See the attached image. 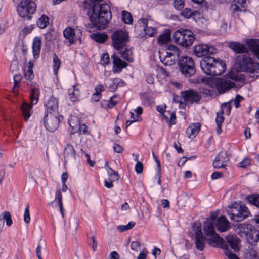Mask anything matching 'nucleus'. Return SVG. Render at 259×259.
Returning <instances> with one entry per match:
<instances>
[{
    "instance_id": "43",
    "label": "nucleus",
    "mask_w": 259,
    "mask_h": 259,
    "mask_svg": "<svg viewBox=\"0 0 259 259\" xmlns=\"http://www.w3.org/2000/svg\"><path fill=\"white\" fill-rule=\"evenodd\" d=\"M78 133L79 134H86L88 133L87 126L84 124H80L74 130V132H71V134Z\"/></svg>"
},
{
    "instance_id": "35",
    "label": "nucleus",
    "mask_w": 259,
    "mask_h": 259,
    "mask_svg": "<svg viewBox=\"0 0 259 259\" xmlns=\"http://www.w3.org/2000/svg\"><path fill=\"white\" fill-rule=\"evenodd\" d=\"M231 79L233 81H242V80H245L243 77H241L239 79L238 74L234 71H231L228 74H226L225 79L222 80L219 78L218 81H229V80Z\"/></svg>"
},
{
    "instance_id": "2",
    "label": "nucleus",
    "mask_w": 259,
    "mask_h": 259,
    "mask_svg": "<svg viewBox=\"0 0 259 259\" xmlns=\"http://www.w3.org/2000/svg\"><path fill=\"white\" fill-rule=\"evenodd\" d=\"M235 67L238 71L249 72L250 77L254 79L259 77V63L247 54H241L236 57Z\"/></svg>"
},
{
    "instance_id": "13",
    "label": "nucleus",
    "mask_w": 259,
    "mask_h": 259,
    "mask_svg": "<svg viewBox=\"0 0 259 259\" xmlns=\"http://www.w3.org/2000/svg\"><path fill=\"white\" fill-rule=\"evenodd\" d=\"M256 226L248 225L246 227L247 239L248 242L251 245H255L259 241V224L256 222Z\"/></svg>"
},
{
    "instance_id": "58",
    "label": "nucleus",
    "mask_w": 259,
    "mask_h": 259,
    "mask_svg": "<svg viewBox=\"0 0 259 259\" xmlns=\"http://www.w3.org/2000/svg\"><path fill=\"white\" fill-rule=\"evenodd\" d=\"M225 254L229 259H239V258L228 248H225Z\"/></svg>"
},
{
    "instance_id": "64",
    "label": "nucleus",
    "mask_w": 259,
    "mask_h": 259,
    "mask_svg": "<svg viewBox=\"0 0 259 259\" xmlns=\"http://www.w3.org/2000/svg\"><path fill=\"white\" fill-rule=\"evenodd\" d=\"M142 101L143 104L146 105H149L154 103V101L152 98L149 96L145 97Z\"/></svg>"
},
{
    "instance_id": "29",
    "label": "nucleus",
    "mask_w": 259,
    "mask_h": 259,
    "mask_svg": "<svg viewBox=\"0 0 259 259\" xmlns=\"http://www.w3.org/2000/svg\"><path fill=\"white\" fill-rule=\"evenodd\" d=\"M21 110L25 121H27L33 113L32 105L24 102L21 106Z\"/></svg>"
},
{
    "instance_id": "44",
    "label": "nucleus",
    "mask_w": 259,
    "mask_h": 259,
    "mask_svg": "<svg viewBox=\"0 0 259 259\" xmlns=\"http://www.w3.org/2000/svg\"><path fill=\"white\" fill-rule=\"evenodd\" d=\"M53 69L55 74H56L60 67L61 62L56 54H54L53 56Z\"/></svg>"
},
{
    "instance_id": "38",
    "label": "nucleus",
    "mask_w": 259,
    "mask_h": 259,
    "mask_svg": "<svg viewBox=\"0 0 259 259\" xmlns=\"http://www.w3.org/2000/svg\"><path fill=\"white\" fill-rule=\"evenodd\" d=\"M91 36L93 39L99 43L104 42L108 38V36L106 34L100 33L92 34Z\"/></svg>"
},
{
    "instance_id": "28",
    "label": "nucleus",
    "mask_w": 259,
    "mask_h": 259,
    "mask_svg": "<svg viewBox=\"0 0 259 259\" xmlns=\"http://www.w3.org/2000/svg\"><path fill=\"white\" fill-rule=\"evenodd\" d=\"M246 44L253 53L259 59V41L254 39H248L246 41Z\"/></svg>"
},
{
    "instance_id": "18",
    "label": "nucleus",
    "mask_w": 259,
    "mask_h": 259,
    "mask_svg": "<svg viewBox=\"0 0 259 259\" xmlns=\"http://www.w3.org/2000/svg\"><path fill=\"white\" fill-rule=\"evenodd\" d=\"M111 58L113 59V70L115 72H118L121 71V70L126 67L127 64L123 61L119 57L116 55L113 54Z\"/></svg>"
},
{
    "instance_id": "27",
    "label": "nucleus",
    "mask_w": 259,
    "mask_h": 259,
    "mask_svg": "<svg viewBox=\"0 0 259 259\" xmlns=\"http://www.w3.org/2000/svg\"><path fill=\"white\" fill-rule=\"evenodd\" d=\"M246 0H233L231 5V10L233 13L242 11L245 8Z\"/></svg>"
},
{
    "instance_id": "50",
    "label": "nucleus",
    "mask_w": 259,
    "mask_h": 259,
    "mask_svg": "<svg viewBox=\"0 0 259 259\" xmlns=\"http://www.w3.org/2000/svg\"><path fill=\"white\" fill-rule=\"evenodd\" d=\"M243 99V98L239 95H237L233 100H231L230 102V104H233L236 108H238L240 106V102Z\"/></svg>"
},
{
    "instance_id": "5",
    "label": "nucleus",
    "mask_w": 259,
    "mask_h": 259,
    "mask_svg": "<svg viewBox=\"0 0 259 259\" xmlns=\"http://www.w3.org/2000/svg\"><path fill=\"white\" fill-rule=\"evenodd\" d=\"M175 42L187 48L192 45L195 39L193 33L188 29H179L173 34Z\"/></svg>"
},
{
    "instance_id": "14",
    "label": "nucleus",
    "mask_w": 259,
    "mask_h": 259,
    "mask_svg": "<svg viewBox=\"0 0 259 259\" xmlns=\"http://www.w3.org/2000/svg\"><path fill=\"white\" fill-rule=\"evenodd\" d=\"M194 52L197 57H201L207 54H215L217 52V49L212 46L201 44L195 46Z\"/></svg>"
},
{
    "instance_id": "57",
    "label": "nucleus",
    "mask_w": 259,
    "mask_h": 259,
    "mask_svg": "<svg viewBox=\"0 0 259 259\" xmlns=\"http://www.w3.org/2000/svg\"><path fill=\"white\" fill-rule=\"evenodd\" d=\"M30 220V212L29 209V205H27L24 213V221L26 223H29Z\"/></svg>"
},
{
    "instance_id": "40",
    "label": "nucleus",
    "mask_w": 259,
    "mask_h": 259,
    "mask_svg": "<svg viewBox=\"0 0 259 259\" xmlns=\"http://www.w3.org/2000/svg\"><path fill=\"white\" fill-rule=\"evenodd\" d=\"M33 64L29 62L27 71L24 72V76L27 80H32L34 78V74L32 70Z\"/></svg>"
},
{
    "instance_id": "63",
    "label": "nucleus",
    "mask_w": 259,
    "mask_h": 259,
    "mask_svg": "<svg viewBox=\"0 0 259 259\" xmlns=\"http://www.w3.org/2000/svg\"><path fill=\"white\" fill-rule=\"evenodd\" d=\"M7 26L6 21L3 19H0V35L3 34Z\"/></svg>"
},
{
    "instance_id": "6",
    "label": "nucleus",
    "mask_w": 259,
    "mask_h": 259,
    "mask_svg": "<svg viewBox=\"0 0 259 259\" xmlns=\"http://www.w3.org/2000/svg\"><path fill=\"white\" fill-rule=\"evenodd\" d=\"M231 210L230 218L232 221L236 222L244 220L250 214L248 208L241 202H234L231 205Z\"/></svg>"
},
{
    "instance_id": "55",
    "label": "nucleus",
    "mask_w": 259,
    "mask_h": 259,
    "mask_svg": "<svg viewBox=\"0 0 259 259\" xmlns=\"http://www.w3.org/2000/svg\"><path fill=\"white\" fill-rule=\"evenodd\" d=\"M110 58L107 53L102 54L101 58V63L103 65H107L109 63Z\"/></svg>"
},
{
    "instance_id": "49",
    "label": "nucleus",
    "mask_w": 259,
    "mask_h": 259,
    "mask_svg": "<svg viewBox=\"0 0 259 259\" xmlns=\"http://www.w3.org/2000/svg\"><path fill=\"white\" fill-rule=\"evenodd\" d=\"M2 217L4 219V221H6L7 226H10L12 225V220L11 219V214L9 212H4Z\"/></svg>"
},
{
    "instance_id": "15",
    "label": "nucleus",
    "mask_w": 259,
    "mask_h": 259,
    "mask_svg": "<svg viewBox=\"0 0 259 259\" xmlns=\"http://www.w3.org/2000/svg\"><path fill=\"white\" fill-rule=\"evenodd\" d=\"M44 106L45 114L58 113V101L53 96L46 97Z\"/></svg>"
},
{
    "instance_id": "47",
    "label": "nucleus",
    "mask_w": 259,
    "mask_h": 259,
    "mask_svg": "<svg viewBox=\"0 0 259 259\" xmlns=\"http://www.w3.org/2000/svg\"><path fill=\"white\" fill-rule=\"evenodd\" d=\"M107 173L109 176V181H115L118 180V174L113 170L112 168H109L107 171Z\"/></svg>"
},
{
    "instance_id": "8",
    "label": "nucleus",
    "mask_w": 259,
    "mask_h": 259,
    "mask_svg": "<svg viewBox=\"0 0 259 259\" xmlns=\"http://www.w3.org/2000/svg\"><path fill=\"white\" fill-rule=\"evenodd\" d=\"M178 64L180 70L185 76L189 77L195 74L194 62L191 57L187 56L181 57L178 60Z\"/></svg>"
},
{
    "instance_id": "61",
    "label": "nucleus",
    "mask_w": 259,
    "mask_h": 259,
    "mask_svg": "<svg viewBox=\"0 0 259 259\" xmlns=\"http://www.w3.org/2000/svg\"><path fill=\"white\" fill-rule=\"evenodd\" d=\"M250 164V160L248 158H245L239 164V167L246 168Z\"/></svg>"
},
{
    "instance_id": "9",
    "label": "nucleus",
    "mask_w": 259,
    "mask_h": 259,
    "mask_svg": "<svg viewBox=\"0 0 259 259\" xmlns=\"http://www.w3.org/2000/svg\"><path fill=\"white\" fill-rule=\"evenodd\" d=\"M214 224L211 220H206L203 224V230L206 236L211 237L209 239L210 242L214 243L215 245H221L223 247L224 241L216 233Z\"/></svg>"
},
{
    "instance_id": "33",
    "label": "nucleus",
    "mask_w": 259,
    "mask_h": 259,
    "mask_svg": "<svg viewBox=\"0 0 259 259\" xmlns=\"http://www.w3.org/2000/svg\"><path fill=\"white\" fill-rule=\"evenodd\" d=\"M105 88L103 85L100 84L97 86L95 89V92L92 95V100L93 102H97L101 98V92L104 91Z\"/></svg>"
},
{
    "instance_id": "10",
    "label": "nucleus",
    "mask_w": 259,
    "mask_h": 259,
    "mask_svg": "<svg viewBox=\"0 0 259 259\" xmlns=\"http://www.w3.org/2000/svg\"><path fill=\"white\" fill-rule=\"evenodd\" d=\"M111 39L113 46L117 50L123 49L129 41L128 33L122 30L114 31L111 36Z\"/></svg>"
},
{
    "instance_id": "16",
    "label": "nucleus",
    "mask_w": 259,
    "mask_h": 259,
    "mask_svg": "<svg viewBox=\"0 0 259 259\" xmlns=\"http://www.w3.org/2000/svg\"><path fill=\"white\" fill-rule=\"evenodd\" d=\"M229 160V157L226 152H220L215 157L213 163L214 168H224L226 166V163Z\"/></svg>"
},
{
    "instance_id": "23",
    "label": "nucleus",
    "mask_w": 259,
    "mask_h": 259,
    "mask_svg": "<svg viewBox=\"0 0 259 259\" xmlns=\"http://www.w3.org/2000/svg\"><path fill=\"white\" fill-rule=\"evenodd\" d=\"M75 32L74 29L70 27H67L63 31V36L64 38L68 40L69 45L75 42Z\"/></svg>"
},
{
    "instance_id": "48",
    "label": "nucleus",
    "mask_w": 259,
    "mask_h": 259,
    "mask_svg": "<svg viewBox=\"0 0 259 259\" xmlns=\"http://www.w3.org/2000/svg\"><path fill=\"white\" fill-rule=\"evenodd\" d=\"M144 31L145 34L152 37L157 33L156 29L152 27L147 26L144 28Z\"/></svg>"
},
{
    "instance_id": "1",
    "label": "nucleus",
    "mask_w": 259,
    "mask_h": 259,
    "mask_svg": "<svg viewBox=\"0 0 259 259\" xmlns=\"http://www.w3.org/2000/svg\"><path fill=\"white\" fill-rule=\"evenodd\" d=\"M103 0H91L93 7L88 13L91 21L99 30L105 29L111 18L110 7L107 4H99Z\"/></svg>"
},
{
    "instance_id": "37",
    "label": "nucleus",
    "mask_w": 259,
    "mask_h": 259,
    "mask_svg": "<svg viewBox=\"0 0 259 259\" xmlns=\"http://www.w3.org/2000/svg\"><path fill=\"white\" fill-rule=\"evenodd\" d=\"M49 23V17L44 14L38 19L37 22V25L40 29H44L47 27Z\"/></svg>"
},
{
    "instance_id": "30",
    "label": "nucleus",
    "mask_w": 259,
    "mask_h": 259,
    "mask_svg": "<svg viewBox=\"0 0 259 259\" xmlns=\"http://www.w3.org/2000/svg\"><path fill=\"white\" fill-rule=\"evenodd\" d=\"M226 239L227 243L235 251L239 250L238 243L239 239L238 238L234 236H228L226 237Z\"/></svg>"
},
{
    "instance_id": "34",
    "label": "nucleus",
    "mask_w": 259,
    "mask_h": 259,
    "mask_svg": "<svg viewBox=\"0 0 259 259\" xmlns=\"http://www.w3.org/2000/svg\"><path fill=\"white\" fill-rule=\"evenodd\" d=\"M55 200L57 201L59 207L60 212L61 214L62 217L64 218V213L62 203V195L60 189L57 190L56 192Z\"/></svg>"
},
{
    "instance_id": "62",
    "label": "nucleus",
    "mask_w": 259,
    "mask_h": 259,
    "mask_svg": "<svg viewBox=\"0 0 259 259\" xmlns=\"http://www.w3.org/2000/svg\"><path fill=\"white\" fill-rule=\"evenodd\" d=\"M53 31L50 30L45 34V38L46 41H51L55 39V36L53 34Z\"/></svg>"
},
{
    "instance_id": "22",
    "label": "nucleus",
    "mask_w": 259,
    "mask_h": 259,
    "mask_svg": "<svg viewBox=\"0 0 259 259\" xmlns=\"http://www.w3.org/2000/svg\"><path fill=\"white\" fill-rule=\"evenodd\" d=\"M68 93L69 98L72 102H76L78 100L80 91L77 85H72L68 89Z\"/></svg>"
},
{
    "instance_id": "45",
    "label": "nucleus",
    "mask_w": 259,
    "mask_h": 259,
    "mask_svg": "<svg viewBox=\"0 0 259 259\" xmlns=\"http://www.w3.org/2000/svg\"><path fill=\"white\" fill-rule=\"evenodd\" d=\"M135 223L134 222H130L126 225H119L117 226L116 229L120 232H123L133 228L135 226Z\"/></svg>"
},
{
    "instance_id": "53",
    "label": "nucleus",
    "mask_w": 259,
    "mask_h": 259,
    "mask_svg": "<svg viewBox=\"0 0 259 259\" xmlns=\"http://www.w3.org/2000/svg\"><path fill=\"white\" fill-rule=\"evenodd\" d=\"M192 13V10L189 8H185L181 12V15L187 18L191 17Z\"/></svg>"
},
{
    "instance_id": "11",
    "label": "nucleus",
    "mask_w": 259,
    "mask_h": 259,
    "mask_svg": "<svg viewBox=\"0 0 259 259\" xmlns=\"http://www.w3.org/2000/svg\"><path fill=\"white\" fill-rule=\"evenodd\" d=\"M44 123L46 130L53 132L58 127L60 118L58 113L46 114L44 118Z\"/></svg>"
},
{
    "instance_id": "4",
    "label": "nucleus",
    "mask_w": 259,
    "mask_h": 259,
    "mask_svg": "<svg viewBox=\"0 0 259 259\" xmlns=\"http://www.w3.org/2000/svg\"><path fill=\"white\" fill-rule=\"evenodd\" d=\"M199 88L200 93L206 96H212L216 90L223 94L231 88H236L234 82H202Z\"/></svg>"
},
{
    "instance_id": "59",
    "label": "nucleus",
    "mask_w": 259,
    "mask_h": 259,
    "mask_svg": "<svg viewBox=\"0 0 259 259\" xmlns=\"http://www.w3.org/2000/svg\"><path fill=\"white\" fill-rule=\"evenodd\" d=\"M224 121V117L223 114L220 112L217 113V117L215 119V122L217 125H222V123Z\"/></svg>"
},
{
    "instance_id": "25",
    "label": "nucleus",
    "mask_w": 259,
    "mask_h": 259,
    "mask_svg": "<svg viewBox=\"0 0 259 259\" xmlns=\"http://www.w3.org/2000/svg\"><path fill=\"white\" fill-rule=\"evenodd\" d=\"M41 46V41L40 38L38 37H35L33 39L32 45L33 55L34 59H37L39 57Z\"/></svg>"
},
{
    "instance_id": "52",
    "label": "nucleus",
    "mask_w": 259,
    "mask_h": 259,
    "mask_svg": "<svg viewBox=\"0 0 259 259\" xmlns=\"http://www.w3.org/2000/svg\"><path fill=\"white\" fill-rule=\"evenodd\" d=\"M174 5L176 9L181 10L184 7V0H174Z\"/></svg>"
},
{
    "instance_id": "51",
    "label": "nucleus",
    "mask_w": 259,
    "mask_h": 259,
    "mask_svg": "<svg viewBox=\"0 0 259 259\" xmlns=\"http://www.w3.org/2000/svg\"><path fill=\"white\" fill-rule=\"evenodd\" d=\"M170 40V37L168 34H164L161 35L158 38V42L159 44H165L168 42Z\"/></svg>"
},
{
    "instance_id": "32",
    "label": "nucleus",
    "mask_w": 259,
    "mask_h": 259,
    "mask_svg": "<svg viewBox=\"0 0 259 259\" xmlns=\"http://www.w3.org/2000/svg\"><path fill=\"white\" fill-rule=\"evenodd\" d=\"M195 247L199 251H202L205 247L206 238L204 236L194 237Z\"/></svg>"
},
{
    "instance_id": "21",
    "label": "nucleus",
    "mask_w": 259,
    "mask_h": 259,
    "mask_svg": "<svg viewBox=\"0 0 259 259\" xmlns=\"http://www.w3.org/2000/svg\"><path fill=\"white\" fill-rule=\"evenodd\" d=\"M39 94V89L37 85H34L31 87L30 94L31 104L35 105L38 102Z\"/></svg>"
},
{
    "instance_id": "56",
    "label": "nucleus",
    "mask_w": 259,
    "mask_h": 259,
    "mask_svg": "<svg viewBox=\"0 0 259 259\" xmlns=\"http://www.w3.org/2000/svg\"><path fill=\"white\" fill-rule=\"evenodd\" d=\"M136 161H137V163L135 165V171L137 174H140L142 172L143 169V166L142 163L139 161L138 160L137 157H136V158L135 159Z\"/></svg>"
},
{
    "instance_id": "19",
    "label": "nucleus",
    "mask_w": 259,
    "mask_h": 259,
    "mask_svg": "<svg viewBox=\"0 0 259 259\" xmlns=\"http://www.w3.org/2000/svg\"><path fill=\"white\" fill-rule=\"evenodd\" d=\"M216 225L218 230L221 232H225L230 228L229 222L223 215L217 220Z\"/></svg>"
},
{
    "instance_id": "31",
    "label": "nucleus",
    "mask_w": 259,
    "mask_h": 259,
    "mask_svg": "<svg viewBox=\"0 0 259 259\" xmlns=\"http://www.w3.org/2000/svg\"><path fill=\"white\" fill-rule=\"evenodd\" d=\"M230 47L237 53H243L248 52L247 48L241 43L232 42L230 44Z\"/></svg>"
},
{
    "instance_id": "54",
    "label": "nucleus",
    "mask_w": 259,
    "mask_h": 259,
    "mask_svg": "<svg viewBox=\"0 0 259 259\" xmlns=\"http://www.w3.org/2000/svg\"><path fill=\"white\" fill-rule=\"evenodd\" d=\"M193 230L195 233V237L204 236L202 232L201 224L197 226L194 227L193 228Z\"/></svg>"
},
{
    "instance_id": "12",
    "label": "nucleus",
    "mask_w": 259,
    "mask_h": 259,
    "mask_svg": "<svg viewBox=\"0 0 259 259\" xmlns=\"http://www.w3.org/2000/svg\"><path fill=\"white\" fill-rule=\"evenodd\" d=\"M181 98L190 106L194 103H198L201 99L200 93L193 89L181 92Z\"/></svg>"
},
{
    "instance_id": "24",
    "label": "nucleus",
    "mask_w": 259,
    "mask_h": 259,
    "mask_svg": "<svg viewBox=\"0 0 259 259\" xmlns=\"http://www.w3.org/2000/svg\"><path fill=\"white\" fill-rule=\"evenodd\" d=\"M120 53L121 57L129 62L134 61L133 53L131 48L125 46L123 49L118 50Z\"/></svg>"
},
{
    "instance_id": "3",
    "label": "nucleus",
    "mask_w": 259,
    "mask_h": 259,
    "mask_svg": "<svg viewBox=\"0 0 259 259\" xmlns=\"http://www.w3.org/2000/svg\"><path fill=\"white\" fill-rule=\"evenodd\" d=\"M200 65L203 72L210 78L221 75L226 69V65L223 61L210 56L204 57L200 61Z\"/></svg>"
},
{
    "instance_id": "46",
    "label": "nucleus",
    "mask_w": 259,
    "mask_h": 259,
    "mask_svg": "<svg viewBox=\"0 0 259 259\" xmlns=\"http://www.w3.org/2000/svg\"><path fill=\"white\" fill-rule=\"evenodd\" d=\"M167 50L169 51V52L174 56L179 57L180 55L179 50L177 46L172 44H168L166 46Z\"/></svg>"
},
{
    "instance_id": "26",
    "label": "nucleus",
    "mask_w": 259,
    "mask_h": 259,
    "mask_svg": "<svg viewBox=\"0 0 259 259\" xmlns=\"http://www.w3.org/2000/svg\"><path fill=\"white\" fill-rule=\"evenodd\" d=\"M64 157L65 159V162L67 161V160L70 158H75L76 152L73 147L71 145L68 144L64 150Z\"/></svg>"
},
{
    "instance_id": "20",
    "label": "nucleus",
    "mask_w": 259,
    "mask_h": 259,
    "mask_svg": "<svg viewBox=\"0 0 259 259\" xmlns=\"http://www.w3.org/2000/svg\"><path fill=\"white\" fill-rule=\"evenodd\" d=\"M200 124L198 122L191 124L186 130L187 136L190 139L195 138L200 130Z\"/></svg>"
},
{
    "instance_id": "39",
    "label": "nucleus",
    "mask_w": 259,
    "mask_h": 259,
    "mask_svg": "<svg viewBox=\"0 0 259 259\" xmlns=\"http://www.w3.org/2000/svg\"><path fill=\"white\" fill-rule=\"evenodd\" d=\"M248 202L259 208V195L253 194L247 197Z\"/></svg>"
},
{
    "instance_id": "41",
    "label": "nucleus",
    "mask_w": 259,
    "mask_h": 259,
    "mask_svg": "<svg viewBox=\"0 0 259 259\" xmlns=\"http://www.w3.org/2000/svg\"><path fill=\"white\" fill-rule=\"evenodd\" d=\"M122 20V21L127 24H131L133 22V18L131 14L126 11H122L121 12Z\"/></svg>"
},
{
    "instance_id": "60",
    "label": "nucleus",
    "mask_w": 259,
    "mask_h": 259,
    "mask_svg": "<svg viewBox=\"0 0 259 259\" xmlns=\"http://www.w3.org/2000/svg\"><path fill=\"white\" fill-rule=\"evenodd\" d=\"M117 97L116 96H112L110 98V101L108 103V107L110 108H113L118 103V100H116Z\"/></svg>"
},
{
    "instance_id": "42",
    "label": "nucleus",
    "mask_w": 259,
    "mask_h": 259,
    "mask_svg": "<svg viewBox=\"0 0 259 259\" xmlns=\"http://www.w3.org/2000/svg\"><path fill=\"white\" fill-rule=\"evenodd\" d=\"M231 105L230 102L223 103L221 106L220 112L222 114H225L227 115H229L231 110Z\"/></svg>"
},
{
    "instance_id": "7",
    "label": "nucleus",
    "mask_w": 259,
    "mask_h": 259,
    "mask_svg": "<svg viewBox=\"0 0 259 259\" xmlns=\"http://www.w3.org/2000/svg\"><path fill=\"white\" fill-rule=\"evenodd\" d=\"M36 5L33 0H22L17 7L18 15L22 18L30 20L31 15L36 11Z\"/></svg>"
},
{
    "instance_id": "36",
    "label": "nucleus",
    "mask_w": 259,
    "mask_h": 259,
    "mask_svg": "<svg viewBox=\"0 0 259 259\" xmlns=\"http://www.w3.org/2000/svg\"><path fill=\"white\" fill-rule=\"evenodd\" d=\"M68 122L72 129L71 132H74L76 128L81 123L78 117L75 116L69 117Z\"/></svg>"
},
{
    "instance_id": "17",
    "label": "nucleus",
    "mask_w": 259,
    "mask_h": 259,
    "mask_svg": "<svg viewBox=\"0 0 259 259\" xmlns=\"http://www.w3.org/2000/svg\"><path fill=\"white\" fill-rule=\"evenodd\" d=\"M159 58L161 62L166 66H171L176 62L178 56H174L168 51L159 52Z\"/></svg>"
}]
</instances>
